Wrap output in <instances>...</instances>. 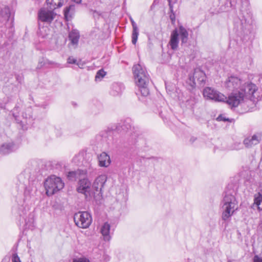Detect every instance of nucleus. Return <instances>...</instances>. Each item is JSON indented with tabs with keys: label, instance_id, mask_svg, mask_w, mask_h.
Returning a JSON list of instances; mask_svg holds the SVG:
<instances>
[{
	"label": "nucleus",
	"instance_id": "obj_1",
	"mask_svg": "<svg viewBox=\"0 0 262 262\" xmlns=\"http://www.w3.org/2000/svg\"><path fill=\"white\" fill-rule=\"evenodd\" d=\"M262 99V93L253 83L242 87L239 91L231 93L228 97L227 103L231 109L234 110L241 106L245 112L250 111L255 106V102Z\"/></svg>",
	"mask_w": 262,
	"mask_h": 262
},
{
	"label": "nucleus",
	"instance_id": "obj_2",
	"mask_svg": "<svg viewBox=\"0 0 262 262\" xmlns=\"http://www.w3.org/2000/svg\"><path fill=\"white\" fill-rule=\"evenodd\" d=\"M133 70L136 83L139 89L138 93L143 96H148L149 94L148 88L149 76L145 68L138 64L133 67Z\"/></svg>",
	"mask_w": 262,
	"mask_h": 262
},
{
	"label": "nucleus",
	"instance_id": "obj_3",
	"mask_svg": "<svg viewBox=\"0 0 262 262\" xmlns=\"http://www.w3.org/2000/svg\"><path fill=\"white\" fill-rule=\"evenodd\" d=\"M241 12L239 22L235 23V28L237 35L243 41H247L250 39L251 33V25L249 23L251 19V14L250 11L244 12L243 10H241Z\"/></svg>",
	"mask_w": 262,
	"mask_h": 262
},
{
	"label": "nucleus",
	"instance_id": "obj_4",
	"mask_svg": "<svg viewBox=\"0 0 262 262\" xmlns=\"http://www.w3.org/2000/svg\"><path fill=\"white\" fill-rule=\"evenodd\" d=\"M222 204L223 209L222 219L226 222L230 220L231 217L237 209V201L231 190L225 192Z\"/></svg>",
	"mask_w": 262,
	"mask_h": 262
},
{
	"label": "nucleus",
	"instance_id": "obj_5",
	"mask_svg": "<svg viewBox=\"0 0 262 262\" xmlns=\"http://www.w3.org/2000/svg\"><path fill=\"white\" fill-rule=\"evenodd\" d=\"M64 183L60 178L54 175L48 177L44 182V187L48 196H51L64 187Z\"/></svg>",
	"mask_w": 262,
	"mask_h": 262
},
{
	"label": "nucleus",
	"instance_id": "obj_6",
	"mask_svg": "<svg viewBox=\"0 0 262 262\" xmlns=\"http://www.w3.org/2000/svg\"><path fill=\"white\" fill-rule=\"evenodd\" d=\"M251 82H245L239 77L235 75H231L228 77L225 82V87L232 93L241 90L242 87L247 86Z\"/></svg>",
	"mask_w": 262,
	"mask_h": 262
},
{
	"label": "nucleus",
	"instance_id": "obj_7",
	"mask_svg": "<svg viewBox=\"0 0 262 262\" xmlns=\"http://www.w3.org/2000/svg\"><path fill=\"white\" fill-rule=\"evenodd\" d=\"M74 221L77 226L86 229L91 224L92 217L91 214L88 211H79L75 213Z\"/></svg>",
	"mask_w": 262,
	"mask_h": 262
},
{
	"label": "nucleus",
	"instance_id": "obj_8",
	"mask_svg": "<svg viewBox=\"0 0 262 262\" xmlns=\"http://www.w3.org/2000/svg\"><path fill=\"white\" fill-rule=\"evenodd\" d=\"M204 97L206 100H212L215 102H226L228 98L224 94L210 87H206L203 91Z\"/></svg>",
	"mask_w": 262,
	"mask_h": 262
},
{
	"label": "nucleus",
	"instance_id": "obj_9",
	"mask_svg": "<svg viewBox=\"0 0 262 262\" xmlns=\"http://www.w3.org/2000/svg\"><path fill=\"white\" fill-rule=\"evenodd\" d=\"M77 191L79 193L84 194L85 199L89 200L95 194V192L91 190V183L88 179H83L79 181Z\"/></svg>",
	"mask_w": 262,
	"mask_h": 262
},
{
	"label": "nucleus",
	"instance_id": "obj_10",
	"mask_svg": "<svg viewBox=\"0 0 262 262\" xmlns=\"http://www.w3.org/2000/svg\"><path fill=\"white\" fill-rule=\"evenodd\" d=\"M206 79L205 73L200 70H195L192 75H189L187 83L193 89L198 83L200 86H204Z\"/></svg>",
	"mask_w": 262,
	"mask_h": 262
},
{
	"label": "nucleus",
	"instance_id": "obj_11",
	"mask_svg": "<svg viewBox=\"0 0 262 262\" xmlns=\"http://www.w3.org/2000/svg\"><path fill=\"white\" fill-rule=\"evenodd\" d=\"M114 128H108L101 133V141L107 147H110L114 143V132L116 131Z\"/></svg>",
	"mask_w": 262,
	"mask_h": 262
},
{
	"label": "nucleus",
	"instance_id": "obj_12",
	"mask_svg": "<svg viewBox=\"0 0 262 262\" xmlns=\"http://www.w3.org/2000/svg\"><path fill=\"white\" fill-rule=\"evenodd\" d=\"M107 180V177L104 174H102L98 176L95 180L92 188L95 191V193L99 192V194H100L101 196L102 195V189Z\"/></svg>",
	"mask_w": 262,
	"mask_h": 262
},
{
	"label": "nucleus",
	"instance_id": "obj_13",
	"mask_svg": "<svg viewBox=\"0 0 262 262\" xmlns=\"http://www.w3.org/2000/svg\"><path fill=\"white\" fill-rule=\"evenodd\" d=\"M56 13L52 10L47 11L41 10L38 13V17L40 20L49 23L52 21Z\"/></svg>",
	"mask_w": 262,
	"mask_h": 262
},
{
	"label": "nucleus",
	"instance_id": "obj_14",
	"mask_svg": "<svg viewBox=\"0 0 262 262\" xmlns=\"http://www.w3.org/2000/svg\"><path fill=\"white\" fill-rule=\"evenodd\" d=\"M261 138L260 134H254L252 137L245 138L243 141V144L246 148H251L253 146L258 144Z\"/></svg>",
	"mask_w": 262,
	"mask_h": 262
},
{
	"label": "nucleus",
	"instance_id": "obj_15",
	"mask_svg": "<svg viewBox=\"0 0 262 262\" xmlns=\"http://www.w3.org/2000/svg\"><path fill=\"white\" fill-rule=\"evenodd\" d=\"M132 126V120L130 118H126L123 121H121L118 125L114 128L116 131L124 130L127 132L131 130Z\"/></svg>",
	"mask_w": 262,
	"mask_h": 262
},
{
	"label": "nucleus",
	"instance_id": "obj_16",
	"mask_svg": "<svg viewBox=\"0 0 262 262\" xmlns=\"http://www.w3.org/2000/svg\"><path fill=\"white\" fill-rule=\"evenodd\" d=\"M179 32L177 29H175L171 32L169 44L172 50H177L178 47L179 42Z\"/></svg>",
	"mask_w": 262,
	"mask_h": 262
},
{
	"label": "nucleus",
	"instance_id": "obj_17",
	"mask_svg": "<svg viewBox=\"0 0 262 262\" xmlns=\"http://www.w3.org/2000/svg\"><path fill=\"white\" fill-rule=\"evenodd\" d=\"M124 89L125 87L123 83L115 82L112 85L111 94L114 96L120 95Z\"/></svg>",
	"mask_w": 262,
	"mask_h": 262
},
{
	"label": "nucleus",
	"instance_id": "obj_18",
	"mask_svg": "<svg viewBox=\"0 0 262 262\" xmlns=\"http://www.w3.org/2000/svg\"><path fill=\"white\" fill-rule=\"evenodd\" d=\"M99 165L101 167H108L111 163L110 156L105 152H102L98 156Z\"/></svg>",
	"mask_w": 262,
	"mask_h": 262
},
{
	"label": "nucleus",
	"instance_id": "obj_19",
	"mask_svg": "<svg viewBox=\"0 0 262 262\" xmlns=\"http://www.w3.org/2000/svg\"><path fill=\"white\" fill-rule=\"evenodd\" d=\"M110 229L111 226L107 222L104 223L101 228L100 231L105 241H110L111 238Z\"/></svg>",
	"mask_w": 262,
	"mask_h": 262
},
{
	"label": "nucleus",
	"instance_id": "obj_20",
	"mask_svg": "<svg viewBox=\"0 0 262 262\" xmlns=\"http://www.w3.org/2000/svg\"><path fill=\"white\" fill-rule=\"evenodd\" d=\"M14 144L12 143H4L0 147V154L2 155H7L13 151Z\"/></svg>",
	"mask_w": 262,
	"mask_h": 262
},
{
	"label": "nucleus",
	"instance_id": "obj_21",
	"mask_svg": "<svg viewBox=\"0 0 262 262\" xmlns=\"http://www.w3.org/2000/svg\"><path fill=\"white\" fill-rule=\"evenodd\" d=\"M47 4L50 10H54L62 6L64 0H47Z\"/></svg>",
	"mask_w": 262,
	"mask_h": 262
},
{
	"label": "nucleus",
	"instance_id": "obj_22",
	"mask_svg": "<svg viewBox=\"0 0 262 262\" xmlns=\"http://www.w3.org/2000/svg\"><path fill=\"white\" fill-rule=\"evenodd\" d=\"M179 34H180V39L182 45L187 43L188 40V32L187 30L182 26L179 28Z\"/></svg>",
	"mask_w": 262,
	"mask_h": 262
},
{
	"label": "nucleus",
	"instance_id": "obj_23",
	"mask_svg": "<svg viewBox=\"0 0 262 262\" xmlns=\"http://www.w3.org/2000/svg\"><path fill=\"white\" fill-rule=\"evenodd\" d=\"M27 212L28 210L23 206H21L18 208V212L19 216V222L20 224L21 223H25L26 225H27L28 222L27 221Z\"/></svg>",
	"mask_w": 262,
	"mask_h": 262
},
{
	"label": "nucleus",
	"instance_id": "obj_24",
	"mask_svg": "<svg viewBox=\"0 0 262 262\" xmlns=\"http://www.w3.org/2000/svg\"><path fill=\"white\" fill-rule=\"evenodd\" d=\"M69 38L72 45H77L80 38L79 32L77 30H72L69 33Z\"/></svg>",
	"mask_w": 262,
	"mask_h": 262
},
{
	"label": "nucleus",
	"instance_id": "obj_25",
	"mask_svg": "<svg viewBox=\"0 0 262 262\" xmlns=\"http://www.w3.org/2000/svg\"><path fill=\"white\" fill-rule=\"evenodd\" d=\"M75 10V5H70L64 9V17L66 20L69 21L72 18V15Z\"/></svg>",
	"mask_w": 262,
	"mask_h": 262
},
{
	"label": "nucleus",
	"instance_id": "obj_26",
	"mask_svg": "<svg viewBox=\"0 0 262 262\" xmlns=\"http://www.w3.org/2000/svg\"><path fill=\"white\" fill-rule=\"evenodd\" d=\"M55 64V62L50 61L47 58L42 57L39 60L37 69H40L43 67L48 68L49 66Z\"/></svg>",
	"mask_w": 262,
	"mask_h": 262
},
{
	"label": "nucleus",
	"instance_id": "obj_27",
	"mask_svg": "<svg viewBox=\"0 0 262 262\" xmlns=\"http://www.w3.org/2000/svg\"><path fill=\"white\" fill-rule=\"evenodd\" d=\"M0 15L6 20H8L10 17L11 13L9 7H5L0 10Z\"/></svg>",
	"mask_w": 262,
	"mask_h": 262
},
{
	"label": "nucleus",
	"instance_id": "obj_28",
	"mask_svg": "<svg viewBox=\"0 0 262 262\" xmlns=\"http://www.w3.org/2000/svg\"><path fill=\"white\" fill-rule=\"evenodd\" d=\"M254 204L256 205L257 208L259 210H262V194L258 193L257 196L254 198Z\"/></svg>",
	"mask_w": 262,
	"mask_h": 262
},
{
	"label": "nucleus",
	"instance_id": "obj_29",
	"mask_svg": "<svg viewBox=\"0 0 262 262\" xmlns=\"http://www.w3.org/2000/svg\"><path fill=\"white\" fill-rule=\"evenodd\" d=\"M139 36V29L133 30L132 35V43L135 45L137 42L138 38Z\"/></svg>",
	"mask_w": 262,
	"mask_h": 262
},
{
	"label": "nucleus",
	"instance_id": "obj_30",
	"mask_svg": "<svg viewBox=\"0 0 262 262\" xmlns=\"http://www.w3.org/2000/svg\"><path fill=\"white\" fill-rule=\"evenodd\" d=\"M106 73L103 70V69L99 70L96 73L95 76L96 81H100L105 76Z\"/></svg>",
	"mask_w": 262,
	"mask_h": 262
},
{
	"label": "nucleus",
	"instance_id": "obj_31",
	"mask_svg": "<svg viewBox=\"0 0 262 262\" xmlns=\"http://www.w3.org/2000/svg\"><path fill=\"white\" fill-rule=\"evenodd\" d=\"M78 174H80V172L78 171H72L68 172L67 174V178L69 180L74 181L77 178V176Z\"/></svg>",
	"mask_w": 262,
	"mask_h": 262
},
{
	"label": "nucleus",
	"instance_id": "obj_32",
	"mask_svg": "<svg viewBox=\"0 0 262 262\" xmlns=\"http://www.w3.org/2000/svg\"><path fill=\"white\" fill-rule=\"evenodd\" d=\"M33 191V188L30 187V186L26 187L24 191L25 200H27L30 198L31 192Z\"/></svg>",
	"mask_w": 262,
	"mask_h": 262
},
{
	"label": "nucleus",
	"instance_id": "obj_33",
	"mask_svg": "<svg viewBox=\"0 0 262 262\" xmlns=\"http://www.w3.org/2000/svg\"><path fill=\"white\" fill-rule=\"evenodd\" d=\"M67 62L69 64H75L77 65L79 68H81V66H82L80 64V61H77L76 59L72 56H70L68 58Z\"/></svg>",
	"mask_w": 262,
	"mask_h": 262
},
{
	"label": "nucleus",
	"instance_id": "obj_34",
	"mask_svg": "<svg viewBox=\"0 0 262 262\" xmlns=\"http://www.w3.org/2000/svg\"><path fill=\"white\" fill-rule=\"evenodd\" d=\"M216 120L217 121H223V122H226V121H228V122H232V119H229L228 118H226L224 115H223V114H220L216 118Z\"/></svg>",
	"mask_w": 262,
	"mask_h": 262
},
{
	"label": "nucleus",
	"instance_id": "obj_35",
	"mask_svg": "<svg viewBox=\"0 0 262 262\" xmlns=\"http://www.w3.org/2000/svg\"><path fill=\"white\" fill-rule=\"evenodd\" d=\"M91 12H93V17L95 19H98L102 15V13L96 10H91Z\"/></svg>",
	"mask_w": 262,
	"mask_h": 262
},
{
	"label": "nucleus",
	"instance_id": "obj_36",
	"mask_svg": "<svg viewBox=\"0 0 262 262\" xmlns=\"http://www.w3.org/2000/svg\"><path fill=\"white\" fill-rule=\"evenodd\" d=\"M73 262H90V260L85 257H80L78 258H74Z\"/></svg>",
	"mask_w": 262,
	"mask_h": 262
},
{
	"label": "nucleus",
	"instance_id": "obj_37",
	"mask_svg": "<svg viewBox=\"0 0 262 262\" xmlns=\"http://www.w3.org/2000/svg\"><path fill=\"white\" fill-rule=\"evenodd\" d=\"M243 148V144L241 143L236 142L234 144L233 149L235 150H239Z\"/></svg>",
	"mask_w": 262,
	"mask_h": 262
},
{
	"label": "nucleus",
	"instance_id": "obj_38",
	"mask_svg": "<svg viewBox=\"0 0 262 262\" xmlns=\"http://www.w3.org/2000/svg\"><path fill=\"white\" fill-rule=\"evenodd\" d=\"M12 262H21L19 257L16 253L13 254L12 257Z\"/></svg>",
	"mask_w": 262,
	"mask_h": 262
},
{
	"label": "nucleus",
	"instance_id": "obj_39",
	"mask_svg": "<svg viewBox=\"0 0 262 262\" xmlns=\"http://www.w3.org/2000/svg\"><path fill=\"white\" fill-rule=\"evenodd\" d=\"M169 18L171 21V23L174 24L176 21V15H175V13H174V11L170 12Z\"/></svg>",
	"mask_w": 262,
	"mask_h": 262
},
{
	"label": "nucleus",
	"instance_id": "obj_40",
	"mask_svg": "<svg viewBox=\"0 0 262 262\" xmlns=\"http://www.w3.org/2000/svg\"><path fill=\"white\" fill-rule=\"evenodd\" d=\"M253 262H262V257L255 255L253 257Z\"/></svg>",
	"mask_w": 262,
	"mask_h": 262
},
{
	"label": "nucleus",
	"instance_id": "obj_41",
	"mask_svg": "<svg viewBox=\"0 0 262 262\" xmlns=\"http://www.w3.org/2000/svg\"><path fill=\"white\" fill-rule=\"evenodd\" d=\"M130 21L132 23V27H133V30L138 29V26H137L136 23L134 21V20L132 18H130Z\"/></svg>",
	"mask_w": 262,
	"mask_h": 262
},
{
	"label": "nucleus",
	"instance_id": "obj_42",
	"mask_svg": "<svg viewBox=\"0 0 262 262\" xmlns=\"http://www.w3.org/2000/svg\"><path fill=\"white\" fill-rule=\"evenodd\" d=\"M168 5L169 7L170 12H173V5L171 3V0H168Z\"/></svg>",
	"mask_w": 262,
	"mask_h": 262
},
{
	"label": "nucleus",
	"instance_id": "obj_43",
	"mask_svg": "<svg viewBox=\"0 0 262 262\" xmlns=\"http://www.w3.org/2000/svg\"><path fill=\"white\" fill-rule=\"evenodd\" d=\"M196 138L192 137L190 138V141L191 142V143H193L196 140Z\"/></svg>",
	"mask_w": 262,
	"mask_h": 262
},
{
	"label": "nucleus",
	"instance_id": "obj_44",
	"mask_svg": "<svg viewBox=\"0 0 262 262\" xmlns=\"http://www.w3.org/2000/svg\"><path fill=\"white\" fill-rule=\"evenodd\" d=\"M72 1L77 4H80L81 2V0H72Z\"/></svg>",
	"mask_w": 262,
	"mask_h": 262
},
{
	"label": "nucleus",
	"instance_id": "obj_45",
	"mask_svg": "<svg viewBox=\"0 0 262 262\" xmlns=\"http://www.w3.org/2000/svg\"><path fill=\"white\" fill-rule=\"evenodd\" d=\"M155 5H156V1L155 0L154 1V3H152V5L150 7L151 9H152L154 8V7L155 6Z\"/></svg>",
	"mask_w": 262,
	"mask_h": 262
},
{
	"label": "nucleus",
	"instance_id": "obj_46",
	"mask_svg": "<svg viewBox=\"0 0 262 262\" xmlns=\"http://www.w3.org/2000/svg\"><path fill=\"white\" fill-rule=\"evenodd\" d=\"M72 104H73V105L74 106H76V105H77V104H76V103L73 102V103H72Z\"/></svg>",
	"mask_w": 262,
	"mask_h": 262
}]
</instances>
